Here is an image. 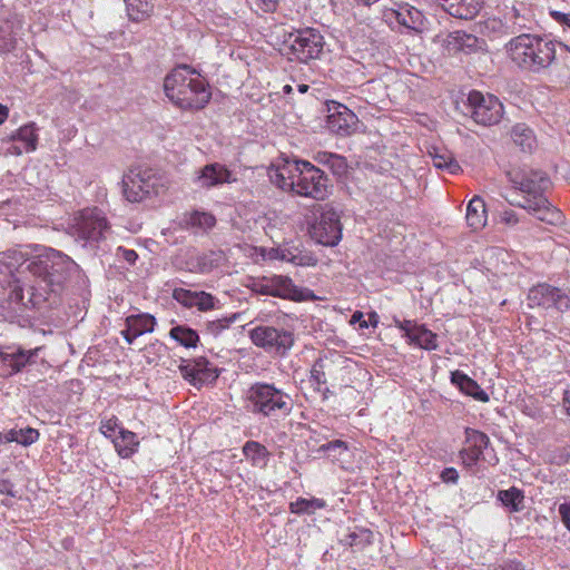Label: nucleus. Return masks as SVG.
<instances>
[{
	"instance_id": "obj_1",
	"label": "nucleus",
	"mask_w": 570,
	"mask_h": 570,
	"mask_svg": "<svg viewBox=\"0 0 570 570\" xmlns=\"http://www.w3.org/2000/svg\"><path fill=\"white\" fill-rule=\"evenodd\" d=\"M80 276L79 265L53 248L33 256L21 248L1 252L0 315L12 320L29 312L43 314L60 304L67 282Z\"/></svg>"
},
{
	"instance_id": "obj_2",
	"label": "nucleus",
	"mask_w": 570,
	"mask_h": 570,
	"mask_svg": "<svg viewBox=\"0 0 570 570\" xmlns=\"http://www.w3.org/2000/svg\"><path fill=\"white\" fill-rule=\"evenodd\" d=\"M164 90L167 98L181 109H202L212 97L206 79L187 65L176 67L166 76Z\"/></svg>"
},
{
	"instance_id": "obj_3",
	"label": "nucleus",
	"mask_w": 570,
	"mask_h": 570,
	"mask_svg": "<svg viewBox=\"0 0 570 570\" xmlns=\"http://www.w3.org/2000/svg\"><path fill=\"white\" fill-rule=\"evenodd\" d=\"M562 43L549 36L522 33L512 38L507 45V53L521 69L541 72L548 69L557 57V47Z\"/></svg>"
},
{
	"instance_id": "obj_4",
	"label": "nucleus",
	"mask_w": 570,
	"mask_h": 570,
	"mask_svg": "<svg viewBox=\"0 0 570 570\" xmlns=\"http://www.w3.org/2000/svg\"><path fill=\"white\" fill-rule=\"evenodd\" d=\"M246 400L250 413L275 422L289 416L294 410V400L291 394L274 383L264 381L249 385Z\"/></svg>"
},
{
	"instance_id": "obj_5",
	"label": "nucleus",
	"mask_w": 570,
	"mask_h": 570,
	"mask_svg": "<svg viewBox=\"0 0 570 570\" xmlns=\"http://www.w3.org/2000/svg\"><path fill=\"white\" fill-rule=\"evenodd\" d=\"M284 43L289 60L307 63L321 57L325 41L320 30L304 28L288 33Z\"/></svg>"
},
{
	"instance_id": "obj_6",
	"label": "nucleus",
	"mask_w": 570,
	"mask_h": 570,
	"mask_svg": "<svg viewBox=\"0 0 570 570\" xmlns=\"http://www.w3.org/2000/svg\"><path fill=\"white\" fill-rule=\"evenodd\" d=\"M252 343L266 353L285 356L294 345L293 330L276 325H257L248 331Z\"/></svg>"
},
{
	"instance_id": "obj_7",
	"label": "nucleus",
	"mask_w": 570,
	"mask_h": 570,
	"mask_svg": "<svg viewBox=\"0 0 570 570\" xmlns=\"http://www.w3.org/2000/svg\"><path fill=\"white\" fill-rule=\"evenodd\" d=\"M295 194L323 200L330 194V183L323 170L307 160L297 159V171L295 173Z\"/></svg>"
},
{
	"instance_id": "obj_8",
	"label": "nucleus",
	"mask_w": 570,
	"mask_h": 570,
	"mask_svg": "<svg viewBox=\"0 0 570 570\" xmlns=\"http://www.w3.org/2000/svg\"><path fill=\"white\" fill-rule=\"evenodd\" d=\"M164 186L150 169L134 168L124 176L122 191L128 202L139 203L159 195Z\"/></svg>"
},
{
	"instance_id": "obj_9",
	"label": "nucleus",
	"mask_w": 570,
	"mask_h": 570,
	"mask_svg": "<svg viewBox=\"0 0 570 570\" xmlns=\"http://www.w3.org/2000/svg\"><path fill=\"white\" fill-rule=\"evenodd\" d=\"M253 292L259 295H269L295 302L305 301L309 296V291L296 286L288 276L273 275L262 277L253 282Z\"/></svg>"
},
{
	"instance_id": "obj_10",
	"label": "nucleus",
	"mask_w": 570,
	"mask_h": 570,
	"mask_svg": "<svg viewBox=\"0 0 570 570\" xmlns=\"http://www.w3.org/2000/svg\"><path fill=\"white\" fill-rule=\"evenodd\" d=\"M468 107L472 119L483 126H492L503 116V105L491 94L472 90L468 96Z\"/></svg>"
},
{
	"instance_id": "obj_11",
	"label": "nucleus",
	"mask_w": 570,
	"mask_h": 570,
	"mask_svg": "<svg viewBox=\"0 0 570 570\" xmlns=\"http://www.w3.org/2000/svg\"><path fill=\"white\" fill-rule=\"evenodd\" d=\"M42 350V346L30 350H24L20 346L9 347L0 356L3 365L10 370L9 374H16L23 368H27L28 372H41L42 368L48 367L45 358L40 356Z\"/></svg>"
},
{
	"instance_id": "obj_12",
	"label": "nucleus",
	"mask_w": 570,
	"mask_h": 570,
	"mask_svg": "<svg viewBox=\"0 0 570 570\" xmlns=\"http://www.w3.org/2000/svg\"><path fill=\"white\" fill-rule=\"evenodd\" d=\"M73 228L77 238L88 244L105 238L109 224L100 209L86 208L79 213Z\"/></svg>"
},
{
	"instance_id": "obj_13",
	"label": "nucleus",
	"mask_w": 570,
	"mask_h": 570,
	"mask_svg": "<svg viewBox=\"0 0 570 570\" xmlns=\"http://www.w3.org/2000/svg\"><path fill=\"white\" fill-rule=\"evenodd\" d=\"M311 237L323 246L334 247L342 239L340 215L333 208L325 209L309 227Z\"/></svg>"
},
{
	"instance_id": "obj_14",
	"label": "nucleus",
	"mask_w": 570,
	"mask_h": 570,
	"mask_svg": "<svg viewBox=\"0 0 570 570\" xmlns=\"http://www.w3.org/2000/svg\"><path fill=\"white\" fill-rule=\"evenodd\" d=\"M178 370L180 375L197 389L215 383L219 376L218 370L205 357L181 360Z\"/></svg>"
},
{
	"instance_id": "obj_15",
	"label": "nucleus",
	"mask_w": 570,
	"mask_h": 570,
	"mask_svg": "<svg viewBox=\"0 0 570 570\" xmlns=\"http://www.w3.org/2000/svg\"><path fill=\"white\" fill-rule=\"evenodd\" d=\"M528 305L530 307L556 308L564 312L570 308V297L560 288L547 283H541L528 293Z\"/></svg>"
},
{
	"instance_id": "obj_16",
	"label": "nucleus",
	"mask_w": 570,
	"mask_h": 570,
	"mask_svg": "<svg viewBox=\"0 0 570 570\" xmlns=\"http://www.w3.org/2000/svg\"><path fill=\"white\" fill-rule=\"evenodd\" d=\"M507 175L509 181L527 195L523 197V202H525V198L543 196V190L549 184L548 177L542 171L512 169Z\"/></svg>"
},
{
	"instance_id": "obj_17",
	"label": "nucleus",
	"mask_w": 570,
	"mask_h": 570,
	"mask_svg": "<svg viewBox=\"0 0 570 570\" xmlns=\"http://www.w3.org/2000/svg\"><path fill=\"white\" fill-rule=\"evenodd\" d=\"M236 181L234 174L222 163H210L195 171L193 183L200 189L219 188Z\"/></svg>"
},
{
	"instance_id": "obj_18",
	"label": "nucleus",
	"mask_w": 570,
	"mask_h": 570,
	"mask_svg": "<svg viewBox=\"0 0 570 570\" xmlns=\"http://www.w3.org/2000/svg\"><path fill=\"white\" fill-rule=\"evenodd\" d=\"M38 138V127L35 122H29L3 137L2 141L11 144L8 148L10 155L20 156L22 154L33 153L37 149Z\"/></svg>"
},
{
	"instance_id": "obj_19",
	"label": "nucleus",
	"mask_w": 570,
	"mask_h": 570,
	"mask_svg": "<svg viewBox=\"0 0 570 570\" xmlns=\"http://www.w3.org/2000/svg\"><path fill=\"white\" fill-rule=\"evenodd\" d=\"M326 107L328 112L326 119L327 128L340 136H348L356 124V115L346 106L333 100L328 101Z\"/></svg>"
},
{
	"instance_id": "obj_20",
	"label": "nucleus",
	"mask_w": 570,
	"mask_h": 570,
	"mask_svg": "<svg viewBox=\"0 0 570 570\" xmlns=\"http://www.w3.org/2000/svg\"><path fill=\"white\" fill-rule=\"evenodd\" d=\"M466 446L460 451V459L466 466H473L480 459L485 460V451L490 445L489 436L478 430L465 429Z\"/></svg>"
},
{
	"instance_id": "obj_21",
	"label": "nucleus",
	"mask_w": 570,
	"mask_h": 570,
	"mask_svg": "<svg viewBox=\"0 0 570 570\" xmlns=\"http://www.w3.org/2000/svg\"><path fill=\"white\" fill-rule=\"evenodd\" d=\"M297 159H283L268 168V177L272 184L284 191H294Z\"/></svg>"
},
{
	"instance_id": "obj_22",
	"label": "nucleus",
	"mask_w": 570,
	"mask_h": 570,
	"mask_svg": "<svg viewBox=\"0 0 570 570\" xmlns=\"http://www.w3.org/2000/svg\"><path fill=\"white\" fill-rule=\"evenodd\" d=\"M386 17L394 19L400 26L411 31L421 32L424 29V14L407 3L397 4L395 9H391L386 13Z\"/></svg>"
},
{
	"instance_id": "obj_23",
	"label": "nucleus",
	"mask_w": 570,
	"mask_h": 570,
	"mask_svg": "<svg viewBox=\"0 0 570 570\" xmlns=\"http://www.w3.org/2000/svg\"><path fill=\"white\" fill-rule=\"evenodd\" d=\"M436 2L451 17L471 20L482 9L484 0H436Z\"/></svg>"
},
{
	"instance_id": "obj_24",
	"label": "nucleus",
	"mask_w": 570,
	"mask_h": 570,
	"mask_svg": "<svg viewBox=\"0 0 570 570\" xmlns=\"http://www.w3.org/2000/svg\"><path fill=\"white\" fill-rule=\"evenodd\" d=\"M451 383L462 393L480 402H488V393L481 389L476 381L468 376L464 372L456 370L451 372Z\"/></svg>"
},
{
	"instance_id": "obj_25",
	"label": "nucleus",
	"mask_w": 570,
	"mask_h": 570,
	"mask_svg": "<svg viewBox=\"0 0 570 570\" xmlns=\"http://www.w3.org/2000/svg\"><path fill=\"white\" fill-rule=\"evenodd\" d=\"M465 219L468 225L478 230L485 226L487 210L484 200L480 196H474L466 206Z\"/></svg>"
},
{
	"instance_id": "obj_26",
	"label": "nucleus",
	"mask_w": 570,
	"mask_h": 570,
	"mask_svg": "<svg viewBox=\"0 0 570 570\" xmlns=\"http://www.w3.org/2000/svg\"><path fill=\"white\" fill-rule=\"evenodd\" d=\"M22 27V20L13 17L12 20H7L0 26V52H11L17 46V30Z\"/></svg>"
},
{
	"instance_id": "obj_27",
	"label": "nucleus",
	"mask_w": 570,
	"mask_h": 570,
	"mask_svg": "<svg viewBox=\"0 0 570 570\" xmlns=\"http://www.w3.org/2000/svg\"><path fill=\"white\" fill-rule=\"evenodd\" d=\"M126 326L132 331V336L153 333L157 324L156 318L148 313L132 314L126 317Z\"/></svg>"
},
{
	"instance_id": "obj_28",
	"label": "nucleus",
	"mask_w": 570,
	"mask_h": 570,
	"mask_svg": "<svg viewBox=\"0 0 570 570\" xmlns=\"http://www.w3.org/2000/svg\"><path fill=\"white\" fill-rule=\"evenodd\" d=\"M114 444L119 456L128 459L137 452L139 441L136 433L120 428L119 435L114 440Z\"/></svg>"
},
{
	"instance_id": "obj_29",
	"label": "nucleus",
	"mask_w": 570,
	"mask_h": 570,
	"mask_svg": "<svg viewBox=\"0 0 570 570\" xmlns=\"http://www.w3.org/2000/svg\"><path fill=\"white\" fill-rule=\"evenodd\" d=\"M243 453L253 466L259 469L267 466L271 456L266 446L256 441H247L243 446Z\"/></svg>"
},
{
	"instance_id": "obj_30",
	"label": "nucleus",
	"mask_w": 570,
	"mask_h": 570,
	"mask_svg": "<svg viewBox=\"0 0 570 570\" xmlns=\"http://www.w3.org/2000/svg\"><path fill=\"white\" fill-rule=\"evenodd\" d=\"M39 432L32 428L26 429H11L4 433L0 434V442L2 443H11L16 442L23 446H29L36 443L39 440Z\"/></svg>"
},
{
	"instance_id": "obj_31",
	"label": "nucleus",
	"mask_w": 570,
	"mask_h": 570,
	"mask_svg": "<svg viewBox=\"0 0 570 570\" xmlns=\"http://www.w3.org/2000/svg\"><path fill=\"white\" fill-rule=\"evenodd\" d=\"M372 531L365 528L355 527L344 534L340 542L343 546L354 548L356 550H363L365 547L372 543Z\"/></svg>"
},
{
	"instance_id": "obj_32",
	"label": "nucleus",
	"mask_w": 570,
	"mask_h": 570,
	"mask_svg": "<svg viewBox=\"0 0 570 570\" xmlns=\"http://www.w3.org/2000/svg\"><path fill=\"white\" fill-rule=\"evenodd\" d=\"M128 18L135 22H141L149 18L154 11L151 0H124Z\"/></svg>"
},
{
	"instance_id": "obj_33",
	"label": "nucleus",
	"mask_w": 570,
	"mask_h": 570,
	"mask_svg": "<svg viewBox=\"0 0 570 570\" xmlns=\"http://www.w3.org/2000/svg\"><path fill=\"white\" fill-rule=\"evenodd\" d=\"M327 503L321 498H297L295 501L289 503V511L294 514H314L317 510L325 509Z\"/></svg>"
},
{
	"instance_id": "obj_34",
	"label": "nucleus",
	"mask_w": 570,
	"mask_h": 570,
	"mask_svg": "<svg viewBox=\"0 0 570 570\" xmlns=\"http://www.w3.org/2000/svg\"><path fill=\"white\" fill-rule=\"evenodd\" d=\"M513 142L519 146L523 151H532L535 147V136L527 125L517 124L511 130Z\"/></svg>"
},
{
	"instance_id": "obj_35",
	"label": "nucleus",
	"mask_w": 570,
	"mask_h": 570,
	"mask_svg": "<svg viewBox=\"0 0 570 570\" xmlns=\"http://www.w3.org/2000/svg\"><path fill=\"white\" fill-rule=\"evenodd\" d=\"M409 343L426 351H434L439 347L438 335L426 328L423 324H420L416 327Z\"/></svg>"
},
{
	"instance_id": "obj_36",
	"label": "nucleus",
	"mask_w": 570,
	"mask_h": 570,
	"mask_svg": "<svg viewBox=\"0 0 570 570\" xmlns=\"http://www.w3.org/2000/svg\"><path fill=\"white\" fill-rule=\"evenodd\" d=\"M169 336L186 348L196 347L199 342L198 333L186 325H176L171 327Z\"/></svg>"
},
{
	"instance_id": "obj_37",
	"label": "nucleus",
	"mask_w": 570,
	"mask_h": 570,
	"mask_svg": "<svg viewBox=\"0 0 570 570\" xmlns=\"http://www.w3.org/2000/svg\"><path fill=\"white\" fill-rule=\"evenodd\" d=\"M317 452L324 453L333 462H342L350 453V446L345 441L334 440L322 444Z\"/></svg>"
},
{
	"instance_id": "obj_38",
	"label": "nucleus",
	"mask_w": 570,
	"mask_h": 570,
	"mask_svg": "<svg viewBox=\"0 0 570 570\" xmlns=\"http://www.w3.org/2000/svg\"><path fill=\"white\" fill-rule=\"evenodd\" d=\"M432 161L435 168L445 170L451 175H458L462 171L458 160L446 150L432 154Z\"/></svg>"
},
{
	"instance_id": "obj_39",
	"label": "nucleus",
	"mask_w": 570,
	"mask_h": 570,
	"mask_svg": "<svg viewBox=\"0 0 570 570\" xmlns=\"http://www.w3.org/2000/svg\"><path fill=\"white\" fill-rule=\"evenodd\" d=\"M523 499L524 497L522 491L514 487L498 492V500L501 501V503L511 512H519L522 510Z\"/></svg>"
},
{
	"instance_id": "obj_40",
	"label": "nucleus",
	"mask_w": 570,
	"mask_h": 570,
	"mask_svg": "<svg viewBox=\"0 0 570 570\" xmlns=\"http://www.w3.org/2000/svg\"><path fill=\"white\" fill-rule=\"evenodd\" d=\"M239 318L238 313L224 316L222 318L207 321L205 323V333L214 337L219 336L223 332L228 330Z\"/></svg>"
},
{
	"instance_id": "obj_41",
	"label": "nucleus",
	"mask_w": 570,
	"mask_h": 570,
	"mask_svg": "<svg viewBox=\"0 0 570 570\" xmlns=\"http://www.w3.org/2000/svg\"><path fill=\"white\" fill-rule=\"evenodd\" d=\"M514 204L527 209L539 220H541V217H546V209H548L550 205L549 200L544 196L525 198V202H518Z\"/></svg>"
},
{
	"instance_id": "obj_42",
	"label": "nucleus",
	"mask_w": 570,
	"mask_h": 570,
	"mask_svg": "<svg viewBox=\"0 0 570 570\" xmlns=\"http://www.w3.org/2000/svg\"><path fill=\"white\" fill-rule=\"evenodd\" d=\"M308 381L313 389L322 387V385H326L327 379L325 374V360L323 357H318L312 365L309 370Z\"/></svg>"
},
{
	"instance_id": "obj_43",
	"label": "nucleus",
	"mask_w": 570,
	"mask_h": 570,
	"mask_svg": "<svg viewBox=\"0 0 570 570\" xmlns=\"http://www.w3.org/2000/svg\"><path fill=\"white\" fill-rule=\"evenodd\" d=\"M186 223L191 227L202 229H209L215 226L216 218L214 215L206 212H193L186 219Z\"/></svg>"
},
{
	"instance_id": "obj_44",
	"label": "nucleus",
	"mask_w": 570,
	"mask_h": 570,
	"mask_svg": "<svg viewBox=\"0 0 570 570\" xmlns=\"http://www.w3.org/2000/svg\"><path fill=\"white\" fill-rule=\"evenodd\" d=\"M459 49H473L478 45V38L463 30H456L449 36Z\"/></svg>"
},
{
	"instance_id": "obj_45",
	"label": "nucleus",
	"mask_w": 570,
	"mask_h": 570,
	"mask_svg": "<svg viewBox=\"0 0 570 570\" xmlns=\"http://www.w3.org/2000/svg\"><path fill=\"white\" fill-rule=\"evenodd\" d=\"M482 31L493 38L508 35L507 26L498 18H488L484 20Z\"/></svg>"
},
{
	"instance_id": "obj_46",
	"label": "nucleus",
	"mask_w": 570,
	"mask_h": 570,
	"mask_svg": "<svg viewBox=\"0 0 570 570\" xmlns=\"http://www.w3.org/2000/svg\"><path fill=\"white\" fill-rule=\"evenodd\" d=\"M217 298L207 292H197L195 296V307H197L202 312L212 311L215 308Z\"/></svg>"
},
{
	"instance_id": "obj_47",
	"label": "nucleus",
	"mask_w": 570,
	"mask_h": 570,
	"mask_svg": "<svg viewBox=\"0 0 570 570\" xmlns=\"http://www.w3.org/2000/svg\"><path fill=\"white\" fill-rule=\"evenodd\" d=\"M196 293L197 292L179 287L173 291V298L186 307H195L194 302Z\"/></svg>"
},
{
	"instance_id": "obj_48",
	"label": "nucleus",
	"mask_w": 570,
	"mask_h": 570,
	"mask_svg": "<svg viewBox=\"0 0 570 570\" xmlns=\"http://www.w3.org/2000/svg\"><path fill=\"white\" fill-rule=\"evenodd\" d=\"M317 262V257L311 250L299 247L297 248L296 257L294 261L295 266L309 267L315 266Z\"/></svg>"
},
{
	"instance_id": "obj_49",
	"label": "nucleus",
	"mask_w": 570,
	"mask_h": 570,
	"mask_svg": "<svg viewBox=\"0 0 570 570\" xmlns=\"http://www.w3.org/2000/svg\"><path fill=\"white\" fill-rule=\"evenodd\" d=\"M541 222L552 226H561L564 223V215L560 209L550 204L549 208L546 209V217H541Z\"/></svg>"
},
{
	"instance_id": "obj_50",
	"label": "nucleus",
	"mask_w": 570,
	"mask_h": 570,
	"mask_svg": "<svg viewBox=\"0 0 570 570\" xmlns=\"http://www.w3.org/2000/svg\"><path fill=\"white\" fill-rule=\"evenodd\" d=\"M328 168L335 176H344L347 171V161L345 157L334 154V156L331 158Z\"/></svg>"
},
{
	"instance_id": "obj_51",
	"label": "nucleus",
	"mask_w": 570,
	"mask_h": 570,
	"mask_svg": "<svg viewBox=\"0 0 570 570\" xmlns=\"http://www.w3.org/2000/svg\"><path fill=\"white\" fill-rule=\"evenodd\" d=\"M394 324L397 328H400L404 333V336L407 338V341L411 340L412 334L415 332L416 327L420 325V324H416L414 321H409V320L400 321L397 318H394Z\"/></svg>"
},
{
	"instance_id": "obj_52",
	"label": "nucleus",
	"mask_w": 570,
	"mask_h": 570,
	"mask_svg": "<svg viewBox=\"0 0 570 570\" xmlns=\"http://www.w3.org/2000/svg\"><path fill=\"white\" fill-rule=\"evenodd\" d=\"M116 256L119 261L127 262L129 265H134L138 258V254L134 249H129L122 246L117 248Z\"/></svg>"
},
{
	"instance_id": "obj_53",
	"label": "nucleus",
	"mask_w": 570,
	"mask_h": 570,
	"mask_svg": "<svg viewBox=\"0 0 570 570\" xmlns=\"http://www.w3.org/2000/svg\"><path fill=\"white\" fill-rule=\"evenodd\" d=\"M297 246H284L277 249V257L281 261L291 263L294 265V261L296 257Z\"/></svg>"
},
{
	"instance_id": "obj_54",
	"label": "nucleus",
	"mask_w": 570,
	"mask_h": 570,
	"mask_svg": "<svg viewBox=\"0 0 570 570\" xmlns=\"http://www.w3.org/2000/svg\"><path fill=\"white\" fill-rule=\"evenodd\" d=\"M440 478L446 484H456L459 481V473L454 468H445L442 470Z\"/></svg>"
},
{
	"instance_id": "obj_55",
	"label": "nucleus",
	"mask_w": 570,
	"mask_h": 570,
	"mask_svg": "<svg viewBox=\"0 0 570 570\" xmlns=\"http://www.w3.org/2000/svg\"><path fill=\"white\" fill-rule=\"evenodd\" d=\"M279 0H256L257 8L264 13L276 11Z\"/></svg>"
},
{
	"instance_id": "obj_56",
	"label": "nucleus",
	"mask_w": 570,
	"mask_h": 570,
	"mask_svg": "<svg viewBox=\"0 0 570 570\" xmlns=\"http://www.w3.org/2000/svg\"><path fill=\"white\" fill-rule=\"evenodd\" d=\"M117 426H118V419L114 416L111 419H108V420L101 422L100 431L104 435L111 436V433L115 432Z\"/></svg>"
},
{
	"instance_id": "obj_57",
	"label": "nucleus",
	"mask_w": 570,
	"mask_h": 570,
	"mask_svg": "<svg viewBox=\"0 0 570 570\" xmlns=\"http://www.w3.org/2000/svg\"><path fill=\"white\" fill-rule=\"evenodd\" d=\"M559 514L564 527L570 531V503L559 505Z\"/></svg>"
},
{
	"instance_id": "obj_58",
	"label": "nucleus",
	"mask_w": 570,
	"mask_h": 570,
	"mask_svg": "<svg viewBox=\"0 0 570 570\" xmlns=\"http://www.w3.org/2000/svg\"><path fill=\"white\" fill-rule=\"evenodd\" d=\"M0 494H6L11 498H14L16 491L13 483L6 479L0 480Z\"/></svg>"
},
{
	"instance_id": "obj_59",
	"label": "nucleus",
	"mask_w": 570,
	"mask_h": 570,
	"mask_svg": "<svg viewBox=\"0 0 570 570\" xmlns=\"http://www.w3.org/2000/svg\"><path fill=\"white\" fill-rule=\"evenodd\" d=\"M551 17L560 24L566 26L570 29V13L561 11H551Z\"/></svg>"
},
{
	"instance_id": "obj_60",
	"label": "nucleus",
	"mask_w": 570,
	"mask_h": 570,
	"mask_svg": "<svg viewBox=\"0 0 570 570\" xmlns=\"http://www.w3.org/2000/svg\"><path fill=\"white\" fill-rule=\"evenodd\" d=\"M501 220L505 223L507 225H515L519 222V218L517 216V213L514 210L508 209L502 212L501 214Z\"/></svg>"
},
{
	"instance_id": "obj_61",
	"label": "nucleus",
	"mask_w": 570,
	"mask_h": 570,
	"mask_svg": "<svg viewBox=\"0 0 570 570\" xmlns=\"http://www.w3.org/2000/svg\"><path fill=\"white\" fill-rule=\"evenodd\" d=\"M363 317H364L363 313L360 311H356L352 314L350 323L358 324L360 328H367L368 323Z\"/></svg>"
},
{
	"instance_id": "obj_62",
	"label": "nucleus",
	"mask_w": 570,
	"mask_h": 570,
	"mask_svg": "<svg viewBox=\"0 0 570 570\" xmlns=\"http://www.w3.org/2000/svg\"><path fill=\"white\" fill-rule=\"evenodd\" d=\"M334 156L333 153H327V151H321V153H317L316 157H315V160L326 167H328L330 165V161H331V158Z\"/></svg>"
},
{
	"instance_id": "obj_63",
	"label": "nucleus",
	"mask_w": 570,
	"mask_h": 570,
	"mask_svg": "<svg viewBox=\"0 0 570 570\" xmlns=\"http://www.w3.org/2000/svg\"><path fill=\"white\" fill-rule=\"evenodd\" d=\"M501 570H523V568L520 562L509 561L501 567Z\"/></svg>"
},
{
	"instance_id": "obj_64",
	"label": "nucleus",
	"mask_w": 570,
	"mask_h": 570,
	"mask_svg": "<svg viewBox=\"0 0 570 570\" xmlns=\"http://www.w3.org/2000/svg\"><path fill=\"white\" fill-rule=\"evenodd\" d=\"M562 405L564 407L566 413L570 416V390L564 392Z\"/></svg>"
}]
</instances>
